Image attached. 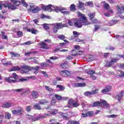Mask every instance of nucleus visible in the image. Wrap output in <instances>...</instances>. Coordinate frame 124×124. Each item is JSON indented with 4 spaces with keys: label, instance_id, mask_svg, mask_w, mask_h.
Here are the masks:
<instances>
[{
    "label": "nucleus",
    "instance_id": "09e8293b",
    "mask_svg": "<svg viewBox=\"0 0 124 124\" xmlns=\"http://www.w3.org/2000/svg\"><path fill=\"white\" fill-rule=\"evenodd\" d=\"M115 25V21L111 20L109 21V23L108 24V26H114Z\"/></svg>",
    "mask_w": 124,
    "mask_h": 124
},
{
    "label": "nucleus",
    "instance_id": "2eb2a0df",
    "mask_svg": "<svg viewBox=\"0 0 124 124\" xmlns=\"http://www.w3.org/2000/svg\"><path fill=\"white\" fill-rule=\"evenodd\" d=\"M84 3L82 2V1L81 0H79L78 3L77 4L78 7L79 8V9H81V10H84L85 8H84Z\"/></svg>",
    "mask_w": 124,
    "mask_h": 124
},
{
    "label": "nucleus",
    "instance_id": "7ed1b4c3",
    "mask_svg": "<svg viewBox=\"0 0 124 124\" xmlns=\"http://www.w3.org/2000/svg\"><path fill=\"white\" fill-rule=\"evenodd\" d=\"M90 24L91 23L89 22H85L83 21L82 19H78L74 22L75 27H77L78 28H82L83 25L84 26H88V25H90Z\"/></svg>",
    "mask_w": 124,
    "mask_h": 124
},
{
    "label": "nucleus",
    "instance_id": "f03ea898",
    "mask_svg": "<svg viewBox=\"0 0 124 124\" xmlns=\"http://www.w3.org/2000/svg\"><path fill=\"white\" fill-rule=\"evenodd\" d=\"M102 105H103V106H105L106 108H108L110 106L106 101L102 99L100 100V102L97 101L94 102L92 106V107H96L97 106L100 107Z\"/></svg>",
    "mask_w": 124,
    "mask_h": 124
},
{
    "label": "nucleus",
    "instance_id": "7c9ffc66",
    "mask_svg": "<svg viewBox=\"0 0 124 124\" xmlns=\"http://www.w3.org/2000/svg\"><path fill=\"white\" fill-rule=\"evenodd\" d=\"M26 118H27L28 120H31L32 122H35V121H34V120H35V118L33 119L32 116L31 115H26Z\"/></svg>",
    "mask_w": 124,
    "mask_h": 124
},
{
    "label": "nucleus",
    "instance_id": "5701e85b",
    "mask_svg": "<svg viewBox=\"0 0 124 124\" xmlns=\"http://www.w3.org/2000/svg\"><path fill=\"white\" fill-rule=\"evenodd\" d=\"M21 69V68L19 66H14L11 68V71H19V70Z\"/></svg>",
    "mask_w": 124,
    "mask_h": 124
},
{
    "label": "nucleus",
    "instance_id": "0eeeda50",
    "mask_svg": "<svg viewBox=\"0 0 124 124\" xmlns=\"http://www.w3.org/2000/svg\"><path fill=\"white\" fill-rule=\"evenodd\" d=\"M52 113H45L44 115H40L36 117H35V119H34V121H38L39 120H40L41 119H45V118H47V117H49V116H51Z\"/></svg>",
    "mask_w": 124,
    "mask_h": 124
},
{
    "label": "nucleus",
    "instance_id": "ddd939ff",
    "mask_svg": "<svg viewBox=\"0 0 124 124\" xmlns=\"http://www.w3.org/2000/svg\"><path fill=\"white\" fill-rule=\"evenodd\" d=\"M111 90H112V87L108 86L106 87L104 90H102V93L105 94L107 93H109Z\"/></svg>",
    "mask_w": 124,
    "mask_h": 124
},
{
    "label": "nucleus",
    "instance_id": "393cba45",
    "mask_svg": "<svg viewBox=\"0 0 124 124\" xmlns=\"http://www.w3.org/2000/svg\"><path fill=\"white\" fill-rule=\"evenodd\" d=\"M124 91H122L121 93L118 94V95L116 96V98H118L119 100H120V99H121V98L123 97V95H124Z\"/></svg>",
    "mask_w": 124,
    "mask_h": 124
},
{
    "label": "nucleus",
    "instance_id": "6ab92c4d",
    "mask_svg": "<svg viewBox=\"0 0 124 124\" xmlns=\"http://www.w3.org/2000/svg\"><path fill=\"white\" fill-rule=\"evenodd\" d=\"M22 111H23V108H19L17 110H15L12 111L13 114H16V115H20L21 113H22Z\"/></svg>",
    "mask_w": 124,
    "mask_h": 124
},
{
    "label": "nucleus",
    "instance_id": "58836bf2",
    "mask_svg": "<svg viewBox=\"0 0 124 124\" xmlns=\"http://www.w3.org/2000/svg\"><path fill=\"white\" fill-rule=\"evenodd\" d=\"M5 119H7V120H9L10 118H11V114L8 112H7L5 116Z\"/></svg>",
    "mask_w": 124,
    "mask_h": 124
},
{
    "label": "nucleus",
    "instance_id": "4be33fe9",
    "mask_svg": "<svg viewBox=\"0 0 124 124\" xmlns=\"http://www.w3.org/2000/svg\"><path fill=\"white\" fill-rule=\"evenodd\" d=\"M102 3L104 4V7L107 10H108L109 8H110V6L109 5V4L106 3L105 1H102Z\"/></svg>",
    "mask_w": 124,
    "mask_h": 124
},
{
    "label": "nucleus",
    "instance_id": "c756f323",
    "mask_svg": "<svg viewBox=\"0 0 124 124\" xmlns=\"http://www.w3.org/2000/svg\"><path fill=\"white\" fill-rule=\"evenodd\" d=\"M40 10V9L38 7L37 8H35L31 10V12H32V13H37V12H38V11H39Z\"/></svg>",
    "mask_w": 124,
    "mask_h": 124
},
{
    "label": "nucleus",
    "instance_id": "1a4fd4ad",
    "mask_svg": "<svg viewBox=\"0 0 124 124\" xmlns=\"http://www.w3.org/2000/svg\"><path fill=\"white\" fill-rule=\"evenodd\" d=\"M38 92L36 91H33L31 93V95H30V98L31 99L37 98L38 97Z\"/></svg>",
    "mask_w": 124,
    "mask_h": 124
},
{
    "label": "nucleus",
    "instance_id": "13d9d810",
    "mask_svg": "<svg viewBox=\"0 0 124 124\" xmlns=\"http://www.w3.org/2000/svg\"><path fill=\"white\" fill-rule=\"evenodd\" d=\"M73 106L74 107H78L79 106V104L77 102L73 103Z\"/></svg>",
    "mask_w": 124,
    "mask_h": 124
},
{
    "label": "nucleus",
    "instance_id": "603ef678",
    "mask_svg": "<svg viewBox=\"0 0 124 124\" xmlns=\"http://www.w3.org/2000/svg\"><path fill=\"white\" fill-rule=\"evenodd\" d=\"M17 35H18V36L21 37V36H23V32L21 31H18L17 32Z\"/></svg>",
    "mask_w": 124,
    "mask_h": 124
},
{
    "label": "nucleus",
    "instance_id": "4c0bfd02",
    "mask_svg": "<svg viewBox=\"0 0 124 124\" xmlns=\"http://www.w3.org/2000/svg\"><path fill=\"white\" fill-rule=\"evenodd\" d=\"M84 94L85 96H90V95H92V92L87 91L85 92Z\"/></svg>",
    "mask_w": 124,
    "mask_h": 124
},
{
    "label": "nucleus",
    "instance_id": "c03bdc74",
    "mask_svg": "<svg viewBox=\"0 0 124 124\" xmlns=\"http://www.w3.org/2000/svg\"><path fill=\"white\" fill-rule=\"evenodd\" d=\"M87 116L88 117H92L93 115V111H88L87 112Z\"/></svg>",
    "mask_w": 124,
    "mask_h": 124
},
{
    "label": "nucleus",
    "instance_id": "69168bd1",
    "mask_svg": "<svg viewBox=\"0 0 124 124\" xmlns=\"http://www.w3.org/2000/svg\"><path fill=\"white\" fill-rule=\"evenodd\" d=\"M55 103H56V100L54 99V98H53L52 101H51V104L52 105H54V104H55Z\"/></svg>",
    "mask_w": 124,
    "mask_h": 124
},
{
    "label": "nucleus",
    "instance_id": "de8ad7c7",
    "mask_svg": "<svg viewBox=\"0 0 124 124\" xmlns=\"http://www.w3.org/2000/svg\"><path fill=\"white\" fill-rule=\"evenodd\" d=\"M45 89L46 90V91H48V92H52V91H53V89H52V88H49V87L48 86H46Z\"/></svg>",
    "mask_w": 124,
    "mask_h": 124
},
{
    "label": "nucleus",
    "instance_id": "774afa93",
    "mask_svg": "<svg viewBox=\"0 0 124 124\" xmlns=\"http://www.w3.org/2000/svg\"><path fill=\"white\" fill-rule=\"evenodd\" d=\"M2 39H7V36L5 35H2Z\"/></svg>",
    "mask_w": 124,
    "mask_h": 124
},
{
    "label": "nucleus",
    "instance_id": "f257e3e1",
    "mask_svg": "<svg viewBox=\"0 0 124 124\" xmlns=\"http://www.w3.org/2000/svg\"><path fill=\"white\" fill-rule=\"evenodd\" d=\"M10 1H12V3H10ZM12 3L15 4V5L18 6V5H19V4H21V2H20V1H17L16 0H8L5 1V2L2 4L3 6L6 8L7 7L8 9H13L14 8H15V7L14 6L12 5Z\"/></svg>",
    "mask_w": 124,
    "mask_h": 124
},
{
    "label": "nucleus",
    "instance_id": "0e129e2a",
    "mask_svg": "<svg viewBox=\"0 0 124 124\" xmlns=\"http://www.w3.org/2000/svg\"><path fill=\"white\" fill-rule=\"evenodd\" d=\"M81 115H82L83 118H87V117H88V114L87 113L85 114L84 113H81Z\"/></svg>",
    "mask_w": 124,
    "mask_h": 124
},
{
    "label": "nucleus",
    "instance_id": "3c124183",
    "mask_svg": "<svg viewBox=\"0 0 124 124\" xmlns=\"http://www.w3.org/2000/svg\"><path fill=\"white\" fill-rule=\"evenodd\" d=\"M58 37L60 38V39H61L62 40H63L65 38V36L64 35L62 34L60 35Z\"/></svg>",
    "mask_w": 124,
    "mask_h": 124
},
{
    "label": "nucleus",
    "instance_id": "cd10ccee",
    "mask_svg": "<svg viewBox=\"0 0 124 124\" xmlns=\"http://www.w3.org/2000/svg\"><path fill=\"white\" fill-rule=\"evenodd\" d=\"M73 34L74 35V37L75 38H76V37H78L79 36V35H80V33L76 31H74L73 32Z\"/></svg>",
    "mask_w": 124,
    "mask_h": 124
},
{
    "label": "nucleus",
    "instance_id": "e433bc0d",
    "mask_svg": "<svg viewBox=\"0 0 124 124\" xmlns=\"http://www.w3.org/2000/svg\"><path fill=\"white\" fill-rule=\"evenodd\" d=\"M39 103L40 104H41L42 105H44L45 104H46V103H48V101L46 100H41L39 102Z\"/></svg>",
    "mask_w": 124,
    "mask_h": 124
},
{
    "label": "nucleus",
    "instance_id": "f8f14e48",
    "mask_svg": "<svg viewBox=\"0 0 124 124\" xmlns=\"http://www.w3.org/2000/svg\"><path fill=\"white\" fill-rule=\"evenodd\" d=\"M60 74L61 75H62V76H63V77H65L69 76L70 75V73L69 72V71L65 70L61 71L60 72Z\"/></svg>",
    "mask_w": 124,
    "mask_h": 124
},
{
    "label": "nucleus",
    "instance_id": "bb28decb",
    "mask_svg": "<svg viewBox=\"0 0 124 124\" xmlns=\"http://www.w3.org/2000/svg\"><path fill=\"white\" fill-rule=\"evenodd\" d=\"M56 88H57L58 89H59L60 91H63V90H64V89H65V87H64V86H62V85H57Z\"/></svg>",
    "mask_w": 124,
    "mask_h": 124
},
{
    "label": "nucleus",
    "instance_id": "9d476101",
    "mask_svg": "<svg viewBox=\"0 0 124 124\" xmlns=\"http://www.w3.org/2000/svg\"><path fill=\"white\" fill-rule=\"evenodd\" d=\"M52 7H54L52 6L51 4H49L47 6H43L42 8L44 9V10H45V11H49V12H52V10H53V9H52Z\"/></svg>",
    "mask_w": 124,
    "mask_h": 124
},
{
    "label": "nucleus",
    "instance_id": "a878e982",
    "mask_svg": "<svg viewBox=\"0 0 124 124\" xmlns=\"http://www.w3.org/2000/svg\"><path fill=\"white\" fill-rule=\"evenodd\" d=\"M75 19H69L68 21V23L69 25V26H71V27H72L74 25Z\"/></svg>",
    "mask_w": 124,
    "mask_h": 124
},
{
    "label": "nucleus",
    "instance_id": "20e7f679",
    "mask_svg": "<svg viewBox=\"0 0 124 124\" xmlns=\"http://www.w3.org/2000/svg\"><path fill=\"white\" fill-rule=\"evenodd\" d=\"M54 10H59L61 12V13L62 14H63L64 15H69V12L66 11V9L64 8H60L59 7H57L55 6L54 7Z\"/></svg>",
    "mask_w": 124,
    "mask_h": 124
},
{
    "label": "nucleus",
    "instance_id": "c9c22d12",
    "mask_svg": "<svg viewBox=\"0 0 124 124\" xmlns=\"http://www.w3.org/2000/svg\"><path fill=\"white\" fill-rule=\"evenodd\" d=\"M34 109H36V110H41V108L40 107V106L37 104L34 105Z\"/></svg>",
    "mask_w": 124,
    "mask_h": 124
},
{
    "label": "nucleus",
    "instance_id": "c85d7f7f",
    "mask_svg": "<svg viewBox=\"0 0 124 124\" xmlns=\"http://www.w3.org/2000/svg\"><path fill=\"white\" fill-rule=\"evenodd\" d=\"M87 74H89L91 76L93 75V74H95V71L94 70H89L87 72Z\"/></svg>",
    "mask_w": 124,
    "mask_h": 124
},
{
    "label": "nucleus",
    "instance_id": "6e6d98bb",
    "mask_svg": "<svg viewBox=\"0 0 124 124\" xmlns=\"http://www.w3.org/2000/svg\"><path fill=\"white\" fill-rule=\"evenodd\" d=\"M40 73H42V74H43L44 76H45V77H48V75H47V73H46V72L41 71L40 72Z\"/></svg>",
    "mask_w": 124,
    "mask_h": 124
},
{
    "label": "nucleus",
    "instance_id": "e2e57ef3",
    "mask_svg": "<svg viewBox=\"0 0 124 124\" xmlns=\"http://www.w3.org/2000/svg\"><path fill=\"white\" fill-rule=\"evenodd\" d=\"M31 42L29 41L28 42L24 43L23 44H25V45H31Z\"/></svg>",
    "mask_w": 124,
    "mask_h": 124
},
{
    "label": "nucleus",
    "instance_id": "f704fd0d",
    "mask_svg": "<svg viewBox=\"0 0 124 124\" xmlns=\"http://www.w3.org/2000/svg\"><path fill=\"white\" fill-rule=\"evenodd\" d=\"M19 1L21 4H23V6H25L26 7L28 6V4L25 2V0H20Z\"/></svg>",
    "mask_w": 124,
    "mask_h": 124
},
{
    "label": "nucleus",
    "instance_id": "a18cd8bd",
    "mask_svg": "<svg viewBox=\"0 0 124 124\" xmlns=\"http://www.w3.org/2000/svg\"><path fill=\"white\" fill-rule=\"evenodd\" d=\"M14 92H16L17 93H21L24 91L23 88L19 89H15L14 90Z\"/></svg>",
    "mask_w": 124,
    "mask_h": 124
},
{
    "label": "nucleus",
    "instance_id": "473e14b6",
    "mask_svg": "<svg viewBox=\"0 0 124 124\" xmlns=\"http://www.w3.org/2000/svg\"><path fill=\"white\" fill-rule=\"evenodd\" d=\"M61 67H62V68H63L64 69L65 68H67V67H68V66L65 63H61Z\"/></svg>",
    "mask_w": 124,
    "mask_h": 124
},
{
    "label": "nucleus",
    "instance_id": "39448f33",
    "mask_svg": "<svg viewBox=\"0 0 124 124\" xmlns=\"http://www.w3.org/2000/svg\"><path fill=\"white\" fill-rule=\"evenodd\" d=\"M52 26L53 27V31L55 33H57L58 31H59L60 29H62V23H61L52 24Z\"/></svg>",
    "mask_w": 124,
    "mask_h": 124
},
{
    "label": "nucleus",
    "instance_id": "b1692460",
    "mask_svg": "<svg viewBox=\"0 0 124 124\" xmlns=\"http://www.w3.org/2000/svg\"><path fill=\"white\" fill-rule=\"evenodd\" d=\"M116 8H117L118 12H119V13H122L123 12V11H124V7H120L119 6H117Z\"/></svg>",
    "mask_w": 124,
    "mask_h": 124
},
{
    "label": "nucleus",
    "instance_id": "ea45409f",
    "mask_svg": "<svg viewBox=\"0 0 124 124\" xmlns=\"http://www.w3.org/2000/svg\"><path fill=\"white\" fill-rule=\"evenodd\" d=\"M11 55H13V57H20V54H19L18 53H15L14 52H11Z\"/></svg>",
    "mask_w": 124,
    "mask_h": 124
},
{
    "label": "nucleus",
    "instance_id": "052dcab7",
    "mask_svg": "<svg viewBox=\"0 0 124 124\" xmlns=\"http://www.w3.org/2000/svg\"><path fill=\"white\" fill-rule=\"evenodd\" d=\"M13 78H14V79H15L16 80V79H18V76H17L16 75V73H13Z\"/></svg>",
    "mask_w": 124,
    "mask_h": 124
},
{
    "label": "nucleus",
    "instance_id": "4468645a",
    "mask_svg": "<svg viewBox=\"0 0 124 124\" xmlns=\"http://www.w3.org/2000/svg\"><path fill=\"white\" fill-rule=\"evenodd\" d=\"M75 87L76 88H79V87H86L87 86V84L85 82H79L77 83H75L74 84Z\"/></svg>",
    "mask_w": 124,
    "mask_h": 124
},
{
    "label": "nucleus",
    "instance_id": "412c9836",
    "mask_svg": "<svg viewBox=\"0 0 124 124\" xmlns=\"http://www.w3.org/2000/svg\"><path fill=\"white\" fill-rule=\"evenodd\" d=\"M70 10L72 12L76 11V6L74 4H72L70 6Z\"/></svg>",
    "mask_w": 124,
    "mask_h": 124
},
{
    "label": "nucleus",
    "instance_id": "8fccbe9b",
    "mask_svg": "<svg viewBox=\"0 0 124 124\" xmlns=\"http://www.w3.org/2000/svg\"><path fill=\"white\" fill-rule=\"evenodd\" d=\"M72 56H77V51L75 50H72Z\"/></svg>",
    "mask_w": 124,
    "mask_h": 124
},
{
    "label": "nucleus",
    "instance_id": "37998d69",
    "mask_svg": "<svg viewBox=\"0 0 124 124\" xmlns=\"http://www.w3.org/2000/svg\"><path fill=\"white\" fill-rule=\"evenodd\" d=\"M31 106H28L26 107V111L27 112H31Z\"/></svg>",
    "mask_w": 124,
    "mask_h": 124
},
{
    "label": "nucleus",
    "instance_id": "864d4df0",
    "mask_svg": "<svg viewBox=\"0 0 124 124\" xmlns=\"http://www.w3.org/2000/svg\"><path fill=\"white\" fill-rule=\"evenodd\" d=\"M31 68H33V69H32V70H37L38 71V70H39V66H37L35 67H31Z\"/></svg>",
    "mask_w": 124,
    "mask_h": 124
},
{
    "label": "nucleus",
    "instance_id": "f3484780",
    "mask_svg": "<svg viewBox=\"0 0 124 124\" xmlns=\"http://www.w3.org/2000/svg\"><path fill=\"white\" fill-rule=\"evenodd\" d=\"M39 45H40L41 48H42V49H46V50H48V49H49V47L48 46L47 44H46L44 42H42L40 43Z\"/></svg>",
    "mask_w": 124,
    "mask_h": 124
},
{
    "label": "nucleus",
    "instance_id": "a211bd4d",
    "mask_svg": "<svg viewBox=\"0 0 124 124\" xmlns=\"http://www.w3.org/2000/svg\"><path fill=\"white\" fill-rule=\"evenodd\" d=\"M54 96L55 98L58 99V100H62V99L63 100H65L67 99V97H62V96L59 94H55Z\"/></svg>",
    "mask_w": 124,
    "mask_h": 124
},
{
    "label": "nucleus",
    "instance_id": "338daca9",
    "mask_svg": "<svg viewBox=\"0 0 124 124\" xmlns=\"http://www.w3.org/2000/svg\"><path fill=\"white\" fill-rule=\"evenodd\" d=\"M75 49H76V50H80V46H75Z\"/></svg>",
    "mask_w": 124,
    "mask_h": 124
},
{
    "label": "nucleus",
    "instance_id": "5fc2aeb1",
    "mask_svg": "<svg viewBox=\"0 0 124 124\" xmlns=\"http://www.w3.org/2000/svg\"><path fill=\"white\" fill-rule=\"evenodd\" d=\"M41 65L43 67H46V66H47V65H48V64L47 63L44 62V63H41Z\"/></svg>",
    "mask_w": 124,
    "mask_h": 124
},
{
    "label": "nucleus",
    "instance_id": "6e6552de",
    "mask_svg": "<svg viewBox=\"0 0 124 124\" xmlns=\"http://www.w3.org/2000/svg\"><path fill=\"white\" fill-rule=\"evenodd\" d=\"M120 60V58L116 57V58H114L111 59V60L106 64V66L109 67L111 66V65H113L114 63L117 62L119 60Z\"/></svg>",
    "mask_w": 124,
    "mask_h": 124
},
{
    "label": "nucleus",
    "instance_id": "9b49d317",
    "mask_svg": "<svg viewBox=\"0 0 124 124\" xmlns=\"http://www.w3.org/2000/svg\"><path fill=\"white\" fill-rule=\"evenodd\" d=\"M78 16L80 18H81V20L83 21V22H84V23H89V22H88V19H87V17L85 16V15L81 13H79Z\"/></svg>",
    "mask_w": 124,
    "mask_h": 124
},
{
    "label": "nucleus",
    "instance_id": "bf43d9fd",
    "mask_svg": "<svg viewBox=\"0 0 124 124\" xmlns=\"http://www.w3.org/2000/svg\"><path fill=\"white\" fill-rule=\"evenodd\" d=\"M107 50H112V51H114L115 50V47H112V46H109L108 48H106Z\"/></svg>",
    "mask_w": 124,
    "mask_h": 124
},
{
    "label": "nucleus",
    "instance_id": "dca6fc26",
    "mask_svg": "<svg viewBox=\"0 0 124 124\" xmlns=\"http://www.w3.org/2000/svg\"><path fill=\"white\" fill-rule=\"evenodd\" d=\"M13 105V104L12 103L10 102H6L2 105V108H8L9 107H11Z\"/></svg>",
    "mask_w": 124,
    "mask_h": 124
},
{
    "label": "nucleus",
    "instance_id": "79ce46f5",
    "mask_svg": "<svg viewBox=\"0 0 124 124\" xmlns=\"http://www.w3.org/2000/svg\"><path fill=\"white\" fill-rule=\"evenodd\" d=\"M120 75H119V76L120 77H124V72H123V71H122V70L118 71V74H120Z\"/></svg>",
    "mask_w": 124,
    "mask_h": 124
},
{
    "label": "nucleus",
    "instance_id": "2f4dec72",
    "mask_svg": "<svg viewBox=\"0 0 124 124\" xmlns=\"http://www.w3.org/2000/svg\"><path fill=\"white\" fill-rule=\"evenodd\" d=\"M94 60V58L93 56H89L87 58L88 62H93Z\"/></svg>",
    "mask_w": 124,
    "mask_h": 124
},
{
    "label": "nucleus",
    "instance_id": "423d86ee",
    "mask_svg": "<svg viewBox=\"0 0 124 124\" xmlns=\"http://www.w3.org/2000/svg\"><path fill=\"white\" fill-rule=\"evenodd\" d=\"M22 70H21V73L27 74L29 71L32 70L33 68H31V67L29 66H22Z\"/></svg>",
    "mask_w": 124,
    "mask_h": 124
},
{
    "label": "nucleus",
    "instance_id": "a19ab883",
    "mask_svg": "<svg viewBox=\"0 0 124 124\" xmlns=\"http://www.w3.org/2000/svg\"><path fill=\"white\" fill-rule=\"evenodd\" d=\"M96 93H98V89H95V90L92 91L91 92V95H93V94H96Z\"/></svg>",
    "mask_w": 124,
    "mask_h": 124
},
{
    "label": "nucleus",
    "instance_id": "aec40b11",
    "mask_svg": "<svg viewBox=\"0 0 124 124\" xmlns=\"http://www.w3.org/2000/svg\"><path fill=\"white\" fill-rule=\"evenodd\" d=\"M5 80L8 83H15L16 82V80L13 79L12 77L6 78Z\"/></svg>",
    "mask_w": 124,
    "mask_h": 124
},
{
    "label": "nucleus",
    "instance_id": "49530a36",
    "mask_svg": "<svg viewBox=\"0 0 124 124\" xmlns=\"http://www.w3.org/2000/svg\"><path fill=\"white\" fill-rule=\"evenodd\" d=\"M85 5L86 6H88V5H89V6H93V2L89 1L85 4Z\"/></svg>",
    "mask_w": 124,
    "mask_h": 124
},
{
    "label": "nucleus",
    "instance_id": "72a5a7b5",
    "mask_svg": "<svg viewBox=\"0 0 124 124\" xmlns=\"http://www.w3.org/2000/svg\"><path fill=\"white\" fill-rule=\"evenodd\" d=\"M95 16V13H90L88 15L89 17H90V20H92L93 17Z\"/></svg>",
    "mask_w": 124,
    "mask_h": 124
},
{
    "label": "nucleus",
    "instance_id": "680f3d73",
    "mask_svg": "<svg viewBox=\"0 0 124 124\" xmlns=\"http://www.w3.org/2000/svg\"><path fill=\"white\" fill-rule=\"evenodd\" d=\"M92 22L93 24H97V23H98V21H97V19H94L92 21Z\"/></svg>",
    "mask_w": 124,
    "mask_h": 124
},
{
    "label": "nucleus",
    "instance_id": "4d7b16f0",
    "mask_svg": "<svg viewBox=\"0 0 124 124\" xmlns=\"http://www.w3.org/2000/svg\"><path fill=\"white\" fill-rule=\"evenodd\" d=\"M59 57H57V56H53V57H50V60H58Z\"/></svg>",
    "mask_w": 124,
    "mask_h": 124
}]
</instances>
